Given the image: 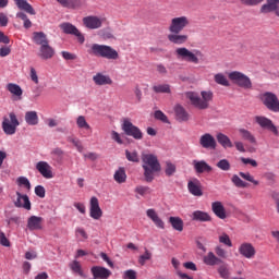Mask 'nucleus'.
Returning a JSON list of instances; mask_svg holds the SVG:
<instances>
[{
  "instance_id": "2",
  "label": "nucleus",
  "mask_w": 279,
  "mask_h": 279,
  "mask_svg": "<svg viewBox=\"0 0 279 279\" xmlns=\"http://www.w3.org/2000/svg\"><path fill=\"white\" fill-rule=\"evenodd\" d=\"M142 162L146 182H154V174L160 171V161H158V157L151 154H143Z\"/></svg>"
},
{
  "instance_id": "10",
  "label": "nucleus",
  "mask_w": 279,
  "mask_h": 279,
  "mask_svg": "<svg viewBox=\"0 0 279 279\" xmlns=\"http://www.w3.org/2000/svg\"><path fill=\"white\" fill-rule=\"evenodd\" d=\"M254 120L263 130H268V132H272L275 136H279L278 128L274 125L271 119L265 116H256Z\"/></svg>"
},
{
  "instance_id": "41",
  "label": "nucleus",
  "mask_w": 279,
  "mask_h": 279,
  "mask_svg": "<svg viewBox=\"0 0 279 279\" xmlns=\"http://www.w3.org/2000/svg\"><path fill=\"white\" fill-rule=\"evenodd\" d=\"M68 143H72V145H74V147L77 149V151L80 154H82V151H84V145L82 144V141H80V138L69 136L68 137Z\"/></svg>"
},
{
  "instance_id": "12",
  "label": "nucleus",
  "mask_w": 279,
  "mask_h": 279,
  "mask_svg": "<svg viewBox=\"0 0 279 279\" xmlns=\"http://www.w3.org/2000/svg\"><path fill=\"white\" fill-rule=\"evenodd\" d=\"M35 169L45 178L46 180H51L53 178V168L47 161H39L36 163Z\"/></svg>"
},
{
  "instance_id": "24",
  "label": "nucleus",
  "mask_w": 279,
  "mask_h": 279,
  "mask_svg": "<svg viewBox=\"0 0 279 279\" xmlns=\"http://www.w3.org/2000/svg\"><path fill=\"white\" fill-rule=\"evenodd\" d=\"M62 8H68L69 10H77L85 5L84 0H57Z\"/></svg>"
},
{
  "instance_id": "55",
  "label": "nucleus",
  "mask_w": 279,
  "mask_h": 279,
  "mask_svg": "<svg viewBox=\"0 0 279 279\" xmlns=\"http://www.w3.org/2000/svg\"><path fill=\"white\" fill-rule=\"evenodd\" d=\"M151 259V253H149V251H145L144 255H141L138 258V263L140 265H145V263H147V260Z\"/></svg>"
},
{
  "instance_id": "14",
  "label": "nucleus",
  "mask_w": 279,
  "mask_h": 279,
  "mask_svg": "<svg viewBox=\"0 0 279 279\" xmlns=\"http://www.w3.org/2000/svg\"><path fill=\"white\" fill-rule=\"evenodd\" d=\"M83 24L87 29H99L104 25V19L95 15L85 16L83 19Z\"/></svg>"
},
{
  "instance_id": "59",
  "label": "nucleus",
  "mask_w": 279,
  "mask_h": 279,
  "mask_svg": "<svg viewBox=\"0 0 279 279\" xmlns=\"http://www.w3.org/2000/svg\"><path fill=\"white\" fill-rule=\"evenodd\" d=\"M111 138L112 141H116L118 145H123V140H121V135L117 131L111 132Z\"/></svg>"
},
{
  "instance_id": "40",
  "label": "nucleus",
  "mask_w": 279,
  "mask_h": 279,
  "mask_svg": "<svg viewBox=\"0 0 279 279\" xmlns=\"http://www.w3.org/2000/svg\"><path fill=\"white\" fill-rule=\"evenodd\" d=\"M153 90L154 93L157 94H166V95H171V85L169 84H159V85H155L153 86Z\"/></svg>"
},
{
  "instance_id": "49",
  "label": "nucleus",
  "mask_w": 279,
  "mask_h": 279,
  "mask_svg": "<svg viewBox=\"0 0 279 279\" xmlns=\"http://www.w3.org/2000/svg\"><path fill=\"white\" fill-rule=\"evenodd\" d=\"M231 181L238 189H247V184L244 181H242L241 178L236 174H233Z\"/></svg>"
},
{
  "instance_id": "61",
  "label": "nucleus",
  "mask_w": 279,
  "mask_h": 279,
  "mask_svg": "<svg viewBox=\"0 0 279 279\" xmlns=\"http://www.w3.org/2000/svg\"><path fill=\"white\" fill-rule=\"evenodd\" d=\"M31 80L32 82H34V84H39V81H38V73L36 72V69L34 68H31Z\"/></svg>"
},
{
  "instance_id": "28",
  "label": "nucleus",
  "mask_w": 279,
  "mask_h": 279,
  "mask_svg": "<svg viewBox=\"0 0 279 279\" xmlns=\"http://www.w3.org/2000/svg\"><path fill=\"white\" fill-rule=\"evenodd\" d=\"M7 90H9V93H11V95H13L17 101L23 99V88H21L19 85L9 83L7 85Z\"/></svg>"
},
{
  "instance_id": "4",
  "label": "nucleus",
  "mask_w": 279,
  "mask_h": 279,
  "mask_svg": "<svg viewBox=\"0 0 279 279\" xmlns=\"http://www.w3.org/2000/svg\"><path fill=\"white\" fill-rule=\"evenodd\" d=\"M174 53L178 60L190 62L191 64H199V58H204V53L201 50H194L193 52L186 47L177 48Z\"/></svg>"
},
{
  "instance_id": "57",
  "label": "nucleus",
  "mask_w": 279,
  "mask_h": 279,
  "mask_svg": "<svg viewBox=\"0 0 279 279\" xmlns=\"http://www.w3.org/2000/svg\"><path fill=\"white\" fill-rule=\"evenodd\" d=\"M0 245H3V247H10V240L5 236L3 231H0Z\"/></svg>"
},
{
  "instance_id": "36",
  "label": "nucleus",
  "mask_w": 279,
  "mask_h": 279,
  "mask_svg": "<svg viewBox=\"0 0 279 279\" xmlns=\"http://www.w3.org/2000/svg\"><path fill=\"white\" fill-rule=\"evenodd\" d=\"M169 223H171L173 230H177V232L184 230V221L180 217H170Z\"/></svg>"
},
{
  "instance_id": "46",
  "label": "nucleus",
  "mask_w": 279,
  "mask_h": 279,
  "mask_svg": "<svg viewBox=\"0 0 279 279\" xmlns=\"http://www.w3.org/2000/svg\"><path fill=\"white\" fill-rule=\"evenodd\" d=\"M125 157L129 162H141V158L138 157V153L136 150H125Z\"/></svg>"
},
{
  "instance_id": "56",
  "label": "nucleus",
  "mask_w": 279,
  "mask_h": 279,
  "mask_svg": "<svg viewBox=\"0 0 279 279\" xmlns=\"http://www.w3.org/2000/svg\"><path fill=\"white\" fill-rule=\"evenodd\" d=\"M47 191L45 190V186L43 185H37L35 187V194L37 195V197H40L41 199L45 198Z\"/></svg>"
},
{
  "instance_id": "29",
  "label": "nucleus",
  "mask_w": 279,
  "mask_h": 279,
  "mask_svg": "<svg viewBox=\"0 0 279 279\" xmlns=\"http://www.w3.org/2000/svg\"><path fill=\"white\" fill-rule=\"evenodd\" d=\"M279 5V0H266V3L262 5V14H269L276 10Z\"/></svg>"
},
{
  "instance_id": "31",
  "label": "nucleus",
  "mask_w": 279,
  "mask_h": 279,
  "mask_svg": "<svg viewBox=\"0 0 279 279\" xmlns=\"http://www.w3.org/2000/svg\"><path fill=\"white\" fill-rule=\"evenodd\" d=\"M33 40L35 45H39V47H45L49 45V39H47V35L43 32L33 33Z\"/></svg>"
},
{
  "instance_id": "63",
  "label": "nucleus",
  "mask_w": 279,
  "mask_h": 279,
  "mask_svg": "<svg viewBox=\"0 0 279 279\" xmlns=\"http://www.w3.org/2000/svg\"><path fill=\"white\" fill-rule=\"evenodd\" d=\"M183 267L185 269H190V271H197V265H195V263L193 262H186L183 264Z\"/></svg>"
},
{
  "instance_id": "20",
  "label": "nucleus",
  "mask_w": 279,
  "mask_h": 279,
  "mask_svg": "<svg viewBox=\"0 0 279 279\" xmlns=\"http://www.w3.org/2000/svg\"><path fill=\"white\" fill-rule=\"evenodd\" d=\"M211 210L218 219H228V214L226 213V207L223 206V203L217 201L211 203Z\"/></svg>"
},
{
  "instance_id": "25",
  "label": "nucleus",
  "mask_w": 279,
  "mask_h": 279,
  "mask_svg": "<svg viewBox=\"0 0 279 279\" xmlns=\"http://www.w3.org/2000/svg\"><path fill=\"white\" fill-rule=\"evenodd\" d=\"M38 56L41 60H51L56 56V50L47 44L46 46L39 47Z\"/></svg>"
},
{
  "instance_id": "26",
  "label": "nucleus",
  "mask_w": 279,
  "mask_h": 279,
  "mask_svg": "<svg viewBox=\"0 0 279 279\" xmlns=\"http://www.w3.org/2000/svg\"><path fill=\"white\" fill-rule=\"evenodd\" d=\"M14 3L19 8V10H23L27 14L35 16L36 10H34V7H32V4L27 2V0H14Z\"/></svg>"
},
{
  "instance_id": "33",
  "label": "nucleus",
  "mask_w": 279,
  "mask_h": 279,
  "mask_svg": "<svg viewBox=\"0 0 279 279\" xmlns=\"http://www.w3.org/2000/svg\"><path fill=\"white\" fill-rule=\"evenodd\" d=\"M174 113L177 117V121H189V112H186V109H184V107H182L181 105H177L174 107Z\"/></svg>"
},
{
  "instance_id": "38",
  "label": "nucleus",
  "mask_w": 279,
  "mask_h": 279,
  "mask_svg": "<svg viewBox=\"0 0 279 279\" xmlns=\"http://www.w3.org/2000/svg\"><path fill=\"white\" fill-rule=\"evenodd\" d=\"M25 121L27 125H38V112L27 111L25 113Z\"/></svg>"
},
{
  "instance_id": "19",
  "label": "nucleus",
  "mask_w": 279,
  "mask_h": 279,
  "mask_svg": "<svg viewBox=\"0 0 279 279\" xmlns=\"http://www.w3.org/2000/svg\"><path fill=\"white\" fill-rule=\"evenodd\" d=\"M146 217H148V219L153 221L156 228H159L160 230H165V221L160 219V216H158V213H156V209L154 208L147 209Z\"/></svg>"
},
{
  "instance_id": "1",
  "label": "nucleus",
  "mask_w": 279,
  "mask_h": 279,
  "mask_svg": "<svg viewBox=\"0 0 279 279\" xmlns=\"http://www.w3.org/2000/svg\"><path fill=\"white\" fill-rule=\"evenodd\" d=\"M189 25H191V21L184 15L171 19L168 27L170 34L167 36L169 43H172V45H185V43H189V35L180 34Z\"/></svg>"
},
{
  "instance_id": "27",
  "label": "nucleus",
  "mask_w": 279,
  "mask_h": 279,
  "mask_svg": "<svg viewBox=\"0 0 279 279\" xmlns=\"http://www.w3.org/2000/svg\"><path fill=\"white\" fill-rule=\"evenodd\" d=\"M93 82L96 84V86H106V85H112V78L108 75H104L101 73H97L93 76Z\"/></svg>"
},
{
  "instance_id": "32",
  "label": "nucleus",
  "mask_w": 279,
  "mask_h": 279,
  "mask_svg": "<svg viewBox=\"0 0 279 279\" xmlns=\"http://www.w3.org/2000/svg\"><path fill=\"white\" fill-rule=\"evenodd\" d=\"M187 189H189L190 193L192 195H194L195 197H202V195H204V193L202 192V187L199 186V181H197V180L190 181L187 183Z\"/></svg>"
},
{
  "instance_id": "37",
  "label": "nucleus",
  "mask_w": 279,
  "mask_h": 279,
  "mask_svg": "<svg viewBox=\"0 0 279 279\" xmlns=\"http://www.w3.org/2000/svg\"><path fill=\"white\" fill-rule=\"evenodd\" d=\"M113 180L118 184H123L128 180V174H125V169L124 168H119L114 174H113Z\"/></svg>"
},
{
  "instance_id": "44",
  "label": "nucleus",
  "mask_w": 279,
  "mask_h": 279,
  "mask_svg": "<svg viewBox=\"0 0 279 279\" xmlns=\"http://www.w3.org/2000/svg\"><path fill=\"white\" fill-rule=\"evenodd\" d=\"M76 125L80 130H90V124L86 121L84 116H78L76 119Z\"/></svg>"
},
{
  "instance_id": "3",
  "label": "nucleus",
  "mask_w": 279,
  "mask_h": 279,
  "mask_svg": "<svg viewBox=\"0 0 279 279\" xmlns=\"http://www.w3.org/2000/svg\"><path fill=\"white\" fill-rule=\"evenodd\" d=\"M214 94L211 90L201 92V97L197 93H187V99H190L192 106L198 110H208L210 108V101H213Z\"/></svg>"
},
{
  "instance_id": "43",
  "label": "nucleus",
  "mask_w": 279,
  "mask_h": 279,
  "mask_svg": "<svg viewBox=\"0 0 279 279\" xmlns=\"http://www.w3.org/2000/svg\"><path fill=\"white\" fill-rule=\"evenodd\" d=\"M214 80H215L216 84H219L220 86H230V82L228 81L226 75H223L222 73L216 74L214 76Z\"/></svg>"
},
{
  "instance_id": "35",
  "label": "nucleus",
  "mask_w": 279,
  "mask_h": 279,
  "mask_svg": "<svg viewBox=\"0 0 279 279\" xmlns=\"http://www.w3.org/2000/svg\"><path fill=\"white\" fill-rule=\"evenodd\" d=\"M238 132L243 141H247L252 145H256V137L254 134H252V132L245 129H239Z\"/></svg>"
},
{
  "instance_id": "21",
  "label": "nucleus",
  "mask_w": 279,
  "mask_h": 279,
  "mask_svg": "<svg viewBox=\"0 0 279 279\" xmlns=\"http://www.w3.org/2000/svg\"><path fill=\"white\" fill-rule=\"evenodd\" d=\"M192 165L196 173H210L213 171V167L208 165L205 160H193Z\"/></svg>"
},
{
  "instance_id": "13",
  "label": "nucleus",
  "mask_w": 279,
  "mask_h": 279,
  "mask_svg": "<svg viewBox=\"0 0 279 279\" xmlns=\"http://www.w3.org/2000/svg\"><path fill=\"white\" fill-rule=\"evenodd\" d=\"M89 216L92 219L99 220L104 217V211L99 207V199L96 196H93L89 202Z\"/></svg>"
},
{
  "instance_id": "48",
  "label": "nucleus",
  "mask_w": 279,
  "mask_h": 279,
  "mask_svg": "<svg viewBox=\"0 0 279 279\" xmlns=\"http://www.w3.org/2000/svg\"><path fill=\"white\" fill-rule=\"evenodd\" d=\"M177 171V167L171 161H166L165 173L168 178H171Z\"/></svg>"
},
{
  "instance_id": "30",
  "label": "nucleus",
  "mask_w": 279,
  "mask_h": 279,
  "mask_svg": "<svg viewBox=\"0 0 279 279\" xmlns=\"http://www.w3.org/2000/svg\"><path fill=\"white\" fill-rule=\"evenodd\" d=\"M192 220L193 221H201V222H206V221H213V218L206 211L203 210H195L192 214Z\"/></svg>"
},
{
  "instance_id": "42",
  "label": "nucleus",
  "mask_w": 279,
  "mask_h": 279,
  "mask_svg": "<svg viewBox=\"0 0 279 279\" xmlns=\"http://www.w3.org/2000/svg\"><path fill=\"white\" fill-rule=\"evenodd\" d=\"M134 191L137 195H141V197H145V195L151 194V189L145 185H137Z\"/></svg>"
},
{
  "instance_id": "17",
  "label": "nucleus",
  "mask_w": 279,
  "mask_h": 279,
  "mask_svg": "<svg viewBox=\"0 0 279 279\" xmlns=\"http://www.w3.org/2000/svg\"><path fill=\"white\" fill-rule=\"evenodd\" d=\"M90 271L92 276L98 279H109L110 276H112V271H110V269L101 266H93Z\"/></svg>"
},
{
  "instance_id": "47",
  "label": "nucleus",
  "mask_w": 279,
  "mask_h": 279,
  "mask_svg": "<svg viewBox=\"0 0 279 279\" xmlns=\"http://www.w3.org/2000/svg\"><path fill=\"white\" fill-rule=\"evenodd\" d=\"M219 243H222V245H226L227 247H232V240H230V235L228 233L223 232L218 238Z\"/></svg>"
},
{
  "instance_id": "64",
  "label": "nucleus",
  "mask_w": 279,
  "mask_h": 279,
  "mask_svg": "<svg viewBox=\"0 0 279 279\" xmlns=\"http://www.w3.org/2000/svg\"><path fill=\"white\" fill-rule=\"evenodd\" d=\"M124 279H136V271L132 269L124 271Z\"/></svg>"
},
{
  "instance_id": "53",
  "label": "nucleus",
  "mask_w": 279,
  "mask_h": 279,
  "mask_svg": "<svg viewBox=\"0 0 279 279\" xmlns=\"http://www.w3.org/2000/svg\"><path fill=\"white\" fill-rule=\"evenodd\" d=\"M155 119L161 121L162 123H169V118H167V114H165V112L161 110L155 111Z\"/></svg>"
},
{
  "instance_id": "15",
  "label": "nucleus",
  "mask_w": 279,
  "mask_h": 279,
  "mask_svg": "<svg viewBox=\"0 0 279 279\" xmlns=\"http://www.w3.org/2000/svg\"><path fill=\"white\" fill-rule=\"evenodd\" d=\"M239 253L241 256H244V258H254L256 256V248L254 245L250 242H244L239 247Z\"/></svg>"
},
{
  "instance_id": "9",
  "label": "nucleus",
  "mask_w": 279,
  "mask_h": 279,
  "mask_svg": "<svg viewBox=\"0 0 279 279\" xmlns=\"http://www.w3.org/2000/svg\"><path fill=\"white\" fill-rule=\"evenodd\" d=\"M122 130L126 136H132L135 141H141L143 138V131L134 125L130 119L123 120Z\"/></svg>"
},
{
  "instance_id": "62",
  "label": "nucleus",
  "mask_w": 279,
  "mask_h": 279,
  "mask_svg": "<svg viewBox=\"0 0 279 279\" xmlns=\"http://www.w3.org/2000/svg\"><path fill=\"white\" fill-rule=\"evenodd\" d=\"M85 159L92 160L93 162L99 158L97 153H87L83 155Z\"/></svg>"
},
{
  "instance_id": "5",
  "label": "nucleus",
  "mask_w": 279,
  "mask_h": 279,
  "mask_svg": "<svg viewBox=\"0 0 279 279\" xmlns=\"http://www.w3.org/2000/svg\"><path fill=\"white\" fill-rule=\"evenodd\" d=\"M89 53L98 58H105L106 60H119V52L114 48L106 45H92Z\"/></svg>"
},
{
  "instance_id": "45",
  "label": "nucleus",
  "mask_w": 279,
  "mask_h": 279,
  "mask_svg": "<svg viewBox=\"0 0 279 279\" xmlns=\"http://www.w3.org/2000/svg\"><path fill=\"white\" fill-rule=\"evenodd\" d=\"M70 269L74 272L77 274L81 277H84V270H82V265L80 262L74 260L70 264Z\"/></svg>"
},
{
  "instance_id": "11",
  "label": "nucleus",
  "mask_w": 279,
  "mask_h": 279,
  "mask_svg": "<svg viewBox=\"0 0 279 279\" xmlns=\"http://www.w3.org/2000/svg\"><path fill=\"white\" fill-rule=\"evenodd\" d=\"M60 29H62L63 34H71L72 36H76L78 43L84 45V35L75 27V25L71 23H62L60 24Z\"/></svg>"
},
{
  "instance_id": "22",
  "label": "nucleus",
  "mask_w": 279,
  "mask_h": 279,
  "mask_svg": "<svg viewBox=\"0 0 279 279\" xmlns=\"http://www.w3.org/2000/svg\"><path fill=\"white\" fill-rule=\"evenodd\" d=\"M44 221H45V219H43V217L31 216L27 220V228L31 231L43 230V222Z\"/></svg>"
},
{
  "instance_id": "50",
  "label": "nucleus",
  "mask_w": 279,
  "mask_h": 279,
  "mask_svg": "<svg viewBox=\"0 0 279 279\" xmlns=\"http://www.w3.org/2000/svg\"><path fill=\"white\" fill-rule=\"evenodd\" d=\"M216 167H218V169H220L221 171H230L231 166H230V161H228V159H221L216 163Z\"/></svg>"
},
{
  "instance_id": "18",
  "label": "nucleus",
  "mask_w": 279,
  "mask_h": 279,
  "mask_svg": "<svg viewBox=\"0 0 279 279\" xmlns=\"http://www.w3.org/2000/svg\"><path fill=\"white\" fill-rule=\"evenodd\" d=\"M16 201L14 202V206L16 208H25V210H32V202H29V196L26 194H21V192H16Z\"/></svg>"
},
{
  "instance_id": "34",
  "label": "nucleus",
  "mask_w": 279,
  "mask_h": 279,
  "mask_svg": "<svg viewBox=\"0 0 279 279\" xmlns=\"http://www.w3.org/2000/svg\"><path fill=\"white\" fill-rule=\"evenodd\" d=\"M217 271L219 274V277L222 279H230L232 276V272L230 271V267H228V264L222 262L219 264Z\"/></svg>"
},
{
  "instance_id": "23",
  "label": "nucleus",
  "mask_w": 279,
  "mask_h": 279,
  "mask_svg": "<svg viewBox=\"0 0 279 279\" xmlns=\"http://www.w3.org/2000/svg\"><path fill=\"white\" fill-rule=\"evenodd\" d=\"M203 263L207 265L208 267H215L217 265H221L223 260L219 258L216 254L213 252H208L204 257H203Z\"/></svg>"
},
{
  "instance_id": "58",
  "label": "nucleus",
  "mask_w": 279,
  "mask_h": 279,
  "mask_svg": "<svg viewBox=\"0 0 279 279\" xmlns=\"http://www.w3.org/2000/svg\"><path fill=\"white\" fill-rule=\"evenodd\" d=\"M61 56L64 60H77V54L71 53L69 51H62Z\"/></svg>"
},
{
  "instance_id": "39",
  "label": "nucleus",
  "mask_w": 279,
  "mask_h": 279,
  "mask_svg": "<svg viewBox=\"0 0 279 279\" xmlns=\"http://www.w3.org/2000/svg\"><path fill=\"white\" fill-rule=\"evenodd\" d=\"M217 141L218 143L226 148H232V141H230V137H228V135L223 134V133H219L217 135Z\"/></svg>"
},
{
  "instance_id": "7",
  "label": "nucleus",
  "mask_w": 279,
  "mask_h": 279,
  "mask_svg": "<svg viewBox=\"0 0 279 279\" xmlns=\"http://www.w3.org/2000/svg\"><path fill=\"white\" fill-rule=\"evenodd\" d=\"M19 125H21V123L19 122L15 112H10L9 118L3 117L2 130L8 136H14V134H16V128H19Z\"/></svg>"
},
{
  "instance_id": "51",
  "label": "nucleus",
  "mask_w": 279,
  "mask_h": 279,
  "mask_svg": "<svg viewBox=\"0 0 279 279\" xmlns=\"http://www.w3.org/2000/svg\"><path fill=\"white\" fill-rule=\"evenodd\" d=\"M240 177L243 178V180H246V182H252L255 186H258L259 182L254 179V177L250 172H240Z\"/></svg>"
},
{
  "instance_id": "52",
  "label": "nucleus",
  "mask_w": 279,
  "mask_h": 279,
  "mask_svg": "<svg viewBox=\"0 0 279 279\" xmlns=\"http://www.w3.org/2000/svg\"><path fill=\"white\" fill-rule=\"evenodd\" d=\"M17 184L20 186H25V189H27V191H32V183H29V179H27L26 177L17 178Z\"/></svg>"
},
{
  "instance_id": "8",
  "label": "nucleus",
  "mask_w": 279,
  "mask_h": 279,
  "mask_svg": "<svg viewBox=\"0 0 279 279\" xmlns=\"http://www.w3.org/2000/svg\"><path fill=\"white\" fill-rule=\"evenodd\" d=\"M260 101L270 112H279V99L276 94L266 92L260 95Z\"/></svg>"
},
{
  "instance_id": "54",
  "label": "nucleus",
  "mask_w": 279,
  "mask_h": 279,
  "mask_svg": "<svg viewBox=\"0 0 279 279\" xmlns=\"http://www.w3.org/2000/svg\"><path fill=\"white\" fill-rule=\"evenodd\" d=\"M215 252H216V256L218 258H228V251H226L223 247L221 246H216L215 247Z\"/></svg>"
},
{
  "instance_id": "16",
  "label": "nucleus",
  "mask_w": 279,
  "mask_h": 279,
  "mask_svg": "<svg viewBox=\"0 0 279 279\" xmlns=\"http://www.w3.org/2000/svg\"><path fill=\"white\" fill-rule=\"evenodd\" d=\"M199 145L203 146L204 149H216L217 141L210 133H206L201 136Z\"/></svg>"
},
{
  "instance_id": "60",
  "label": "nucleus",
  "mask_w": 279,
  "mask_h": 279,
  "mask_svg": "<svg viewBox=\"0 0 279 279\" xmlns=\"http://www.w3.org/2000/svg\"><path fill=\"white\" fill-rule=\"evenodd\" d=\"M241 162H243V165H251L252 167H258V162L254 159L241 157Z\"/></svg>"
},
{
  "instance_id": "6",
  "label": "nucleus",
  "mask_w": 279,
  "mask_h": 279,
  "mask_svg": "<svg viewBox=\"0 0 279 279\" xmlns=\"http://www.w3.org/2000/svg\"><path fill=\"white\" fill-rule=\"evenodd\" d=\"M229 80L232 81L235 86H239V88H243L244 90H252L253 88L252 78L242 72H230Z\"/></svg>"
}]
</instances>
